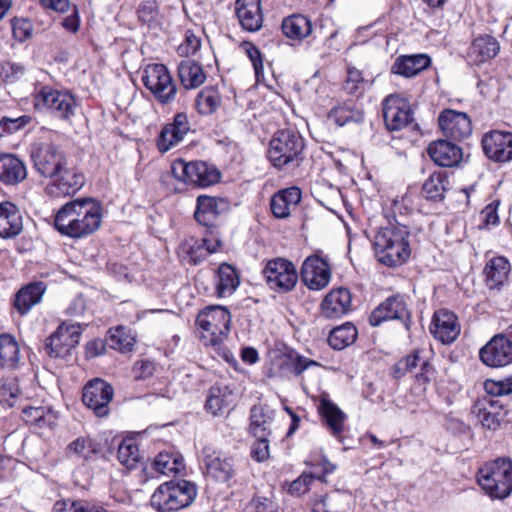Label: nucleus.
Wrapping results in <instances>:
<instances>
[{"instance_id": "nucleus-1", "label": "nucleus", "mask_w": 512, "mask_h": 512, "mask_svg": "<svg viewBox=\"0 0 512 512\" xmlns=\"http://www.w3.org/2000/svg\"><path fill=\"white\" fill-rule=\"evenodd\" d=\"M102 216V207L97 201L90 198L76 199L58 210L54 225L62 235L83 238L100 228Z\"/></svg>"}, {"instance_id": "nucleus-2", "label": "nucleus", "mask_w": 512, "mask_h": 512, "mask_svg": "<svg viewBox=\"0 0 512 512\" xmlns=\"http://www.w3.org/2000/svg\"><path fill=\"white\" fill-rule=\"evenodd\" d=\"M408 236L406 226L398 223L380 227L373 240L377 260L388 267L404 263L410 255Z\"/></svg>"}, {"instance_id": "nucleus-3", "label": "nucleus", "mask_w": 512, "mask_h": 512, "mask_svg": "<svg viewBox=\"0 0 512 512\" xmlns=\"http://www.w3.org/2000/svg\"><path fill=\"white\" fill-rule=\"evenodd\" d=\"M196 324L199 328V339L204 346L220 349L222 342L228 338L231 316L223 306H209L198 314Z\"/></svg>"}, {"instance_id": "nucleus-4", "label": "nucleus", "mask_w": 512, "mask_h": 512, "mask_svg": "<svg viewBox=\"0 0 512 512\" xmlns=\"http://www.w3.org/2000/svg\"><path fill=\"white\" fill-rule=\"evenodd\" d=\"M478 483L491 498L504 499L512 493V461L498 458L478 471Z\"/></svg>"}, {"instance_id": "nucleus-5", "label": "nucleus", "mask_w": 512, "mask_h": 512, "mask_svg": "<svg viewBox=\"0 0 512 512\" xmlns=\"http://www.w3.org/2000/svg\"><path fill=\"white\" fill-rule=\"evenodd\" d=\"M304 139L294 128L278 130L269 142L268 158L274 167L282 169L302 160Z\"/></svg>"}, {"instance_id": "nucleus-6", "label": "nucleus", "mask_w": 512, "mask_h": 512, "mask_svg": "<svg viewBox=\"0 0 512 512\" xmlns=\"http://www.w3.org/2000/svg\"><path fill=\"white\" fill-rule=\"evenodd\" d=\"M194 484L181 480L160 485L151 497V505L158 512L177 511L189 506L195 499Z\"/></svg>"}, {"instance_id": "nucleus-7", "label": "nucleus", "mask_w": 512, "mask_h": 512, "mask_svg": "<svg viewBox=\"0 0 512 512\" xmlns=\"http://www.w3.org/2000/svg\"><path fill=\"white\" fill-rule=\"evenodd\" d=\"M142 82L162 104L170 103L176 97V84L163 64L147 65L143 70Z\"/></svg>"}, {"instance_id": "nucleus-8", "label": "nucleus", "mask_w": 512, "mask_h": 512, "mask_svg": "<svg viewBox=\"0 0 512 512\" xmlns=\"http://www.w3.org/2000/svg\"><path fill=\"white\" fill-rule=\"evenodd\" d=\"M34 169L43 177L54 175L64 164H68L65 152L51 142H35L30 147Z\"/></svg>"}, {"instance_id": "nucleus-9", "label": "nucleus", "mask_w": 512, "mask_h": 512, "mask_svg": "<svg viewBox=\"0 0 512 512\" xmlns=\"http://www.w3.org/2000/svg\"><path fill=\"white\" fill-rule=\"evenodd\" d=\"M172 174L180 181L199 187H208L220 179L219 171L203 161L187 163L178 159L172 165Z\"/></svg>"}, {"instance_id": "nucleus-10", "label": "nucleus", "mask_w": 512, "mask_h": 512, "mask_svg": "<svg viewBox=\"0 0 512 512\" xmlns=\"http://www.w3.org/2000/svg\"><path fill=\"white\" fill-rule=\"evenodd\" d=\"M262 274L269 288L279 293L291 291L298 281V273L294 264L285 258L269 260L265 264Z\"/></svg>"}, {"instance_id": "nucleus-11", "label": "nucleus", "mask_w": 512, "mask_h": 512, "mask_svg": "<svg viewBox=\"0 0 512 512\" xmlns=\"http://www.w3.org/2000/svg\"><path fill=\"white\" fill-rule=\"evenodd\" d=\"M51 181L46 185L45 192L50 197H64L75 194L84 183V175L74 167L64 164L59 171L49 177Z\"/></svg>"}, {"instance_id": "nucleus-12", "label": "nucleus", "mask_w": 512, "mask_h": 512, "mask_svg": "<svg viewBox=\"0 0 512 512\" xmlns=\"http://www.w3.org/2000/svg\"><path fill=\"white\" fill-rule=\"evenodd\" d=\"M36 107H45L57 118L69 119L75 113L76 100L69 92L44 87L36 96Z\"/></svg>"}, {"instance_id": "nucleus-13", "label": "nucleus", "mask_w": 512, "mask_h": 512, "mask_svg": "<svg viewBox=\"0 0 512 512\" xmlns=\"http://www.w3.org/2000/svg\"><path fill=\"white\" fill-rule=\"evenodd\" d=\"M113 396V387L106 381L95 378L85 385L82 401L96 416L105 417L109 414V404Z\"/></svg>"}, {"instance_id": "nucleus-14", "label": "nucleus", "mask_w": 512, "mask_h": 512, "mask_svg": "<svg viewBox=\"0 0 512 512\" xmlns=\"http://www.w3.org/2000/svg\"><path fill=\"white\" fill-rule=\"evenodd\" d=\"M383 118L390 131H399L412 121V112L409 102L399 95L387 96L383 103Z\"/></svg>"}, {"instance_id": "nucleus-15", "label": "nucleus", "mask_w": 512, "mask_h": 512, "mask_svg": "<svg viewBox=\"0 0 512 512\" xmlns=\"http://www.w3.org/2000/svg\"><path fill=\"white\" fill-rule=\"evenodd\" d=\"M442 133L453 140H463L472 133V123L464 112L453 109H444L438 117Z\"/></svg>"}, {"instance_id": "nucleus-16", "label": "nucleus", "mask_w": 512, "mask_h": 512, "mask_svg": "<svg viewBox=\"0 0 512 512\" xmlns=\"http://www.w3.org/2000/svg\"><path fill=\"white\" fill-rule=\"evenodd\" d=\"M482 147L489 159L509 162L512 160V133L498 130L486 133L482 138Z\"/></svg>"}, {"instance_id": "nucleus-17", "label": "nucleus", "mask_w": 512, "mask_h": 512, "mask_svg": "<svg viewBox=\"0 0 512 512\" xmlns=\"http://www.w3.org/2000/svg\"><path fill=\"white\" fill-rule=\"evenodd\" d=\"M301 278L309 289L321 290L330 282V267L323 258L317 255L309 256L302 264Z\"/></svg>"}, {"instance_id": "nucleus-18", "label": "nucleus", "mask_w": 512, "mask_h": 512, "mask_svg": "<svg viewBox=\"0 0 512 512\" xmlns=\"http://www.w3.org/2000/svg\"><path fill=\"white\" fill-rule=\"evenodd\" d=\"M205 474L218 482L229 481L235 473L233 459L211 448L202 451Z\"/></svg>"}, {"instance_id": "nucleus-19", "label": "nucleus", "mask_w": 512, "mask_h": 512, "mask_svg": "<svg viewBox=\"0 0 512 512\" xmlns=\"http://www.w3.org/2000/svg\"><path fill=\"white\" fill-rule=\"evenodd\" d=\"M430 331L443 344L454 342L460 334L457 316L447 309L437 310L433 315Z\"/></svg>"}, {"instance_id": "nucleus-20", "label": "nucleus", "mask_w": 512, "mask_h": 512, "mask_svg": "<svg viewBox=\"0 0 512 512\" xmlns=\"http://www.w3.org/2000/svg\"><path fill=\"white\" fill-rule=\"evenodd\" d=\"M82 331L80 324L61 323L57 330L46 340V348L50 352H69L80 341Z\"/></svg>"}, {"instance_id": "nucleus-21", "label": "nucleus", "mask_w": 512, "mask_h": 512, "mask_svg": "<svg viewBox=\"0 0 512 512\" xmlns=\"http://www.w3.org/2000/svg\"><path fill=\"white\" fill-rule=\"evenodd\" d=\"M234 388L228 384H215L208 390L205 410L213 416L223 415L235 405Z\"/></svg>"}, {"instance_id": "nucleus-22", "label": "nucleus", "mask_w": 512, "mask_h": 512, "mask_svg": "<svg viewBox=\"0 0 512 512\" xmlns=\"http://www.w3.org/2000/svg\"><path fill=\"white\" fill-rule=\"evenodd\" d=\"M190 131V122L187 114L180 112L174 116L173 122L165 125L157 139V146L161 152H167L174 145L183 140Z\"/></svg>"}, {"instance_id": "nucleus-23", "label": "nucleus", "mask_w": 512, "mask_h": 512, "mask_svg": "<svg viewBox=\"0 0 512 512\" xmlns=\"http://www.w3.org/2000/svg\"><path fill=\"white\" fill-rule=\"evenodd\" d=\"M311 366H319V363L303 356L294 357V354H275L270 371L279 377H289L291 374L298 376Z\"/></svg>"}, {"instance_id": "nucleus-24", "label": "nucleus", "mask_w": 512, "mask_h": 512, "mask_svg": "<svg viewBox=\"0 0 512 512\" xmlns=\"http://www.w3.org/2000/svg\"><path fill=\"white\" fill-rule=\"evenodd\" d=\"M228 208L229 203L223 198L200 195L197 197V208L194 217L199 224L210 226Z\"/></svg>"}, {"instance_id": "nucleus-25", "label": "nucleus", "mask_w": 512, "mask_h": 512, "mask_svg": "<svg viewBox=\"0 0 512 512\" xmlns=\"http://www.w3.org/2000/svg\"><path fill=\"white\" fill-rule=\"evenodd\" d=\"M23 230V218L18 207L9 201L0 203V237L11 239Z\"/></svg>"}, {"instance_id": "nucleus-26", "label": "nucleus", "mask_w": 512, "mask_h": 512, "mask_svg": "<svg viewBox=\"0 0 512 512\" xmlns=\"http://www.w3.org/2000/svg\"><path fill=\"white\" fill-rule=\"evenodd\" d=\"M408 310L400 297H389L373 310L369 317L372 326H379L386 320L406 319Z\"/></svg>"}, {"instance_id": "nucleus-27", "label": "nucleus", "mask_w": 512, "mask_h": 512, "mask_svg": "<svg viewBox=\"0 0 512 512\" xmlns=\"http://www.w3.org/2000/svg\"><path fill=\"white\" fill-rule=\"evenodd\" d=\"M428 154L437 165L442 167H454L462 159L461 148L446 140L431 143L428 147Z\"/></svg>"}, {"instance_id": "nucleus-28", "label": "nucleus", "mask_w": 512, "mask_h": 512, "mask_svg": "<svg viewBox=\"0 0 512 512\" xmlns=\"http://www.w3.org/2000/svg\"><path fill=\"white\" fill-rule=\"evenodd\" d=\"M236 14L243 29L255 32L262 27L261 0H237Z\"/></svg>"}, {"instance_id": "nucleus-29", "label": "nucleus", "mask_w": 512, "mask_h": 512, "mask_svg": "<svg viewBox=\"0 0 512 512\" xmlns=\"http://www.w3.org/2000/svg\"><path fill=\"white\" fill-rule=\"evenodd\" d=\"M351 294L346 288L332 290L321 304L323 314L327 318H339L345 315L351 308Z\"/></svg>"}, {"instance_id": "nucleus-30", "label": "nucleus", "mask_w": 512, "mask_h": 512, "mask_svg": "<svg viewBox=\"0 0 512 512\" xmlns=\"http://www.w3.org/2000/svg\"><path fill=\"white\" fill-rule=\"evenodd\" d=\"M301 200V190L290 187L277 192L270 201V207L276 218L284 219L290 216Z\"/></svg>"}, {"instance_id": "nucleus-31", "label": "nucleus", "mask_w": 512, "mask_h": 512, "mask_svg": "<svg viewBox=\"0 0 512 512\" xmlns=\"http://www.w3.org/2000/svg\"><path fill=\"white\" fill-rule=\"evenodd\" d=\"M101 445L90 437H78L66 448V456L83 462H91L97 459L101 453Z\"/></svg>"}, {"instance_id": "nucleus-32", "label": "nucleus", "mask_w": 512, "mask_h": 512, "mask_svg": "<svg viewBox=\"0 0 512 512\" xmlns=\"http://www.w3.org/2000/svg\"><path fill=\"white\" fill-rule=\"evenodd\" d=\"M27 177L25 164L16 156H0V180L8 185H15Z\"/></svg>"}, {"instance_id": "nucleus-33", "label": "nucleus", "mask_w": 512, "mask_h": 512, "mask_svg": "<svg viewBox=\"0 0 512 512\" xmlns=\"http://www.w3.org/2000/svg\"><path fill=\"white\" fill-rule=\"evenodd\" d=\"M319 410L332 435L341 441L345 427V413L337 405L324 398L320 402Z\"/></svg>"}, {"instance_id": "nucleus-34", "label": "nucleus", "mask_w": 512, "mask_h": 512, "mask_svg": "<svg viewBox=\"0 0 512 512\" xmlns=\"http://www.w3.org/2000/svg\"><path fill=\"white\" fill-rule=\"evenodd\" d=\"M511 266L503 256L490 259L484 269L486 283L490 289L500 288L508 279Z\"/></svg>"}, {"instance_id": "nucleus-35", "label": "nucleus", "mask_w": 512, "mask_h": 512, "mask_svg": "<svg viewBox=\"0 0 512 512\" xmlns=\"http://www.w3.org/2000/svg\"><path fill=\"white\" fill-rule=\"evenodd\" d=\"M430 65V58L425 54L404 55L396 59L392 71L404 77H413Z\"/></svg>"}, {"instance_id": "nucleus-36", "label": "nucleus", "mask_w": 512, "mask_h": 512, "mask_svg": "<svg viewBox=\"0 0 512 512\" xmlns=\"http://www.w3.org/2000/svg\"><path fill=\"white\" fill-rule=\"evenodd\" d=\"M45 292L42 283H33L20 289L14 300V307L21 315L27 314L33 306L38 304Z\"/></svg>"}, {"instance_id": "nucleus-37", "label": "nucleus", "mask_w": 512, "mask_h": 512, "mask_svg": "<svg viewBox=\"0 0 512 512\" xmlns=\"http://www.w3.org/2000/svg\"><path fill=\"white\" fill-rule=\"evenodd\" d=\"M240 279L236 270L229 264L219 266L216 278V293L218 297L232 295L239 286Z\"/></svg>"}, {"instance_id": "nucleus-38", "label": "nucleus", "mask_w": 512, "mask_h": 512, "mask_svg": "<svg viewBox=\"0 0 512 512\" xmlns=\"http://www.w3.org/2000/svg\"><path fill=\"white\" fill-rule=\"evenodd\" d=\"M282 31L290 39L302 40L312 32L310 20L303 15L294 14L286 17L282 22Z\"/></svg>"}, {"instance_id": "nucleus-39", "label": "nucleus", "mask_w": 512, "mask_h": 512, "mask_svg": "<svg viewBox=\"0 0 512 512\" xmlns=\"http://www.w3.org/2000/svg\"><path fill=\"white\" fill-rule=\"evenodd\" d=\"M178 75L182 85L187 89L200 86L206 79L202 66L192 60H183L179 64Z\"/></svg>"}, {"instance_id": "nucleus-40", "label": "nucleus", "mask_w": 512, "mask_h": 512, "mask_svg": "<svg viewBox=\"0 0 512 512\" xmlns=\"http://www.w3.org/2000/svg\"><path fill=\"white\" fill-rule=\"evenodd\" d=\"M498 41L490 36L484 35L476 38L470 47V56L477 62H485L495 57L499 52Z\"/></svg>"}, {"instance_id": "nucleus-41", "label": "nucleus", "mask_w": 512, "mask_h": 512, "mask_svg": "<svg viewBox=\"0 0 512 512\" xmlns=\"http://www.w3.org/2000/svg\"><path fill=\"white\" fill-rule=\"evenodd\" d=\"M473 412L478 416L483 427L496 430L503 419L501 412L496 411L495 401L484 400L474 405Z\"/></svg>"}, {"instance_id": "nucleus-42", "label": "nucleus", "mask_w": 512, "mask_h": 512, "mask_svg": "<svg viewBox=\"0 0 512 512\" xmlns=\"http://www.w3.org/2000/svg\"><path fill=\"white\" fill-rule=\"evenodd\" d=\"M106 342L110 349L131 352L136 343V337L131 330L120 325L109 329Z\"/></svg>"}, {"instance_id": "nucleus-43", "label": "nucleus", "mask_w": 512, "mask_h": 512, "mask_svg": "<svg viewBox=\"0 0 512 512\" xmlns=\"http://www.w3.org/2000/svg\"><path fill=\"white\" fill-rule=\"evenodd\" d=\"M23 420L29 425H35L40 428H52L56 424L57 416L47 407H27L23 409Z\"/></svg>"}, {"instance_id": "nucleus-44", "label": "nucleus", "mask_w": 512, "mask_h": 512, "mask_svg": "<svg viewBox=\"0 0 512 512\" xmlns=\"http://www.w3.org/2000/svg\"><path fill=\"white\" fill-rule=\"evenodd\" d=\"M328 118L333 120L338 126H344L350 122H362L364 114L361 110L356 109L351 102H345L332 108Z\"/></svg>"}, {"instance_id": "nucleus-45", "label": "nucleus", "mask_w": 512, "mask_h": 512, "mask_svg": "<svg viewBox=\"0 0 512 512\" xmlns=\"http://www.w3.org/2000/svg\"><path fill=\"white\" fill-rule=\"evenodd\" d=\"M357 329L351 323L334 328L328 337L329 345L334 350H343L355 342Z\"/></svg>"}, {"instance_id": "nucleus-46", "label": "nucleus", "mask_w": 512, "mask_h": 512, "mask_svg": "<svg viewBox=\"0 0 512 512\" xmlns=\"http://www.w3.org/2000/svg\"><path fill=\"white\" fill-rule=\"evenodd\" d=\"M250 420V430L254 437H262L263 435L271 434L273 417L270 413H266L263 407H252Z\"/></svg>"}, {"instance_id": "nucleus-47", "label": "nucleus", "mask_w": 512, "mask_h": 512, "mask_svg": "<svg viewBox=\"0 0 512 512\" xmlns=\"http://www.w3.org/2000/svg\"><path fill=\"white\" fill-rule=\"evenodd\" d=\"M221 95L214 88H204L195 100V107L201 115L213 114L221 105Z\"/></svg>"}, {"instance_id": "nucleus-48", "label": "nucleus", "mask_w": 512, "mask_h": 512, "mask_svg": "<svg viewBox=\"0 0 512 512\" xmlns=\"http://www.w3.org/2000/svg\"><path fill=\"white\" fill-rule=\"evenodd\" d=\"M117 458L127 469L136 467L141 460V455L134 439L126 438L122 440L118 447Z\"/></svg>"}, {"instance_id": "nucleus-49", "label": "nucleus", "mask_w": 512, "mask_h": 512, "mask_svg": "<svg viewBox=\"0 0 512 512\" xmlns=\"http://www.w3.org/2000/svg\"><path fill=\"white\" fill-rule=\"evenodd\" d=\"M446 177L441 172L432 173L424 182L422 194L427 200L440 201L444 198Z\"/></svg>"}, {"instance_id": "nucleus-50", "label": "nucleus", "mask_w": 512, "mask_h": 512, "mask_svg": "<svg viewBox=\"0 0 512 512\" xmlns=\"http://www.w3.org/2000/svg\"><path fill=\"white\" fill-rule=\"evenodd\" d=\"M137 15L139 20L148 27L156 26L161 20L159 6L155 0L141 2L137 9Z\"/></svg>"}, {"instance_id": "nucleus-51", "label": "nucleus", "mask_w": 512, "mask_h": 512, "mask_svg": "<svg viewBox=\"0 0 512 512\" xmlns=\"http://www.w3.org/2000/svg\"><path fill=\"white\" fill-rule=\"evenodd\" d=\"M154 469L164 475L178 473L183 468V460L169 453H159L154 460Z\"/></svg>"}, {"instance_id": "nucleus-52", "label": "nucleus", "mask_w": 512, "mask_h": 512, "mask_svg": "<svg viewBox=\"0 0 512 512\" xmlns=\"http://www.w3.org/2000/svg\"><path fill=\"white\" fill-rule=\"evenodd\" d=\"M20 396L18 380L5 378L0 384V402L8 407H13Z\"/></svg>"}, {"instance_id": "nucleus-53", "label": "nucleus", "mask_w": 512, "mask_h": 512, "mask_svg": "<svg viewBox=\"0 0 512 512\" xmlns=\"http://www.w3.org/2000/svg\"><path fill=\"white\" fill-rule=\"evenodd\" d=\"M485 391L492 396H505L512 393V375L501 380L488 379L484 382Z\"/></svg>"}, {"instance_id": "nucleus-54", "label": "nucleus", "mask_w": 512, "mask_h": 512, "mask_svg": "<svg viewBox=\"0 0 512 512\" xmlns=\"http://www.w3.org/2000/svg\"><path fill=\"white\" fill-rule=\"evenodd\" d=\"M479 352H512V341L505 334H496Z\"/></svg>"}, {"instance_id": "nucleus-55", "label": "nucleus", "mask_w": 512, "mask_h": 512, "mask_svg": "<svg viewBox=\"0 0 512 512\" xmlns=\"http://www.w3.org/2000/svg\"><path fill=\"white\" fill-rule=\"evenodd\" d=\"M11 26L13 37L19 42L27 40L32 35L33 25L28 19L14 18L11 20Z\"/></svg>"}, {"instance_id": "nucleus-56", "label": "nucleus", "mask_w": 512, "mask_h": 512, "mask_svg": "<svg viewBox=\"0 0 512 512\" xmlns=\"http://www.w3.org/2000/svg\"><path fill=\"white\" fill-rule=\"evenodd\" d=\"M315 477L311 473H303L297 479H295L288 488V493L292 496H301L305 494L310 485L313 483Z\"/></svg>"}, {"instance_id": "nucleus-57", "label": "nucleus", "mask_w": 512, "mask_h": 512, "mask_svg": "<svg viewBox=\"0 0 512 512\" xmlns=\"http://www.w3.org/2000/svg\"><path fill=\"white\" fill-rule=\"evenodd\" d=\"M29 121L30 117L28 116H21L17 118L3 117L0 121V137L5 133L11 134L22 129Z\"/></svg>"}, {"instance_id": "nucleus-58", "label": "nucleus", "mask_w": 512, "mask_h": 512, "mask_svg": "<svg viewBox=\"0 0 512 512\" xmlns=\"http://www.w3.org/2000/svg\"><path fill=\"white\" fill-rule=\"evenodd\" d=\"M270 435H263L262 437H255L256 441L251 447V456L258 462H263L269 458V440Z\"/></svg>"}, {"instance_id": "nucleus-59", "label": "nucleus", "mask_w": 512, "mask_h": 512, "mask_svg": "<svg viewBox=\"0 0 512 512\" xmlns=\"http://www.w3.org/2000/svg\"><path fill=\"white\" fill-rule=\"evenodd\" d=\"M156 370L154 362L148 359L136 361L132 368L133 376L136 380H144L151 377Z\"/></svg>"}, {"instance_id": "nucleus-60", "label": "nucleus", "mask_w": 512, "mask_h": 512, "mask_svg": "<svg viewBox=\"0 0 512 512\" xmlns=\"http://www.w3.org/2000/svg\"><path fill=\"white\" fill-rule=\"evenodd\" d=\"M481 361L488 367L500 368L512 363V354H479Z\"/></svg>"}, {"instance_id": "nucleus-61", "label": "nucleus", "mask_w": 512, "mask_h": 512, "mask_svg": "<svg viewBox=\"0 0 512 512\" xmlns=\"http://www.w3.org/2000/svg\"><path fill=\"white\" fill-rule=\"evenodd\" d=\"M201 46L200 39L192 33L187 32L185 40L178 47V54L189 56L195 54Z\"/></svg>"}, {"instance_id": "nucleus-62", "label": "nucleus", "mask_w": 512, "mask_h": 512, "mask_svg": "<svg viewBox=\"0 0 512 512\" xmlns=\"http://www.w3.org/2000/svg\"><path fill=\"white\" fill-rule=\"evenodd\" d=\"M23 73V67L11 62H0V78L13 82Z\"/></svg>"}, {"instance_id": "nucleus-63", "label": "nucleus", "mask_w": 512, "mask_h": 512, "mask_svg": "<svg viewBox=\"0 0 512 512\" xmlns=\"http://www.w3.org/2000/svg\"><path fill=\"white\" fill-rule=\"evenodd\" d=\"M499 200L489 203L481 212L482 221L486 226L497 225L499 223L498 208Z\"/></svg>"}, {"instance_id": "nucleus-64", "label": "nucleus", "mask_w": 512, "mask_h": 512, "mask_svg": "<svg viewBox=\"0 0 512 512\" xmlns=\"http://www.w3.org/2000/svg\"><path fill=\"white\" fill-rule=\"evenodd\" d=\"M249 507L251 511L254 512H276L273 501L267 497L262 496L254 497L250 501Z\"/></svg>"}]
</instances>
